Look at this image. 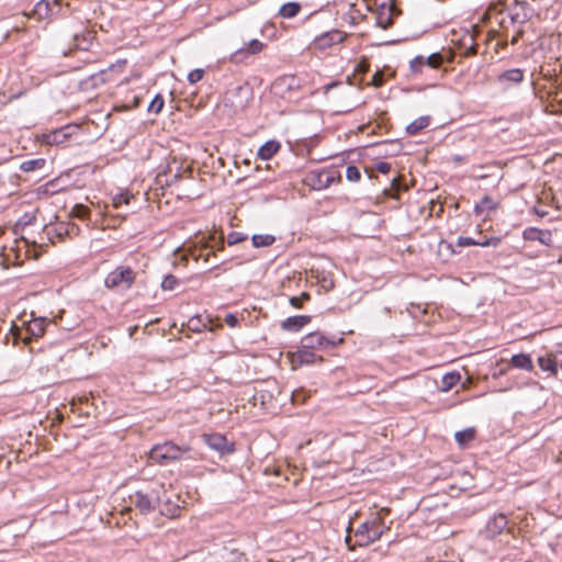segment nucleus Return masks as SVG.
Returning a JSON list of instances; mask_svg holds the SVG:
<instances>
[{"label":"nucleus","mask_w":562,"mask_h":562,"mask_svg":"<svg viewBox=\"0 0 562 562\" xmlns=\"http://www.w3.org/2000/svg\"><path fill=\"white\" fill-rule=\"evenodd\" d=\"M149 458L158 463L199 460L201 454L190 446H178L171 441L156 445L149 451Z\"/></svg>","instance_id":"nucleus-1"},{"label":"nucleus","mask_w":562,"mask_h":562,"mask_svg":"<svg viewBox=\"0 0 562 562\" xmlns=\"http://www.w3.org/2000/svg\"><path fill=\"white\" fill-rule=\"evenodd\" d=\"M165 493V485L155 481L150 482L146 487L136 491L130 496V501L140 514L148 515L159 507V504L164 501Z\"/></svg>","instance_id":"nucleus-2"},{"label":"nucleus","mask_w":562,"mask_h":562,"mask_svg":"<svg viewBox=\"0 0 562 562\" xmlns=\"http://www.w3.org/2000/svg\"><path fill=\"white\" fill-rule=\"evenodd\" d=\"M384 532L383 520L375 517L360 524L355 530L356 546L366 547L378 541Z\"/></svg>","instance_id":"nucleus-3"},{"label":"nucleus","mask_w":562,"mask_h":562,"mask_svg":"<svg viewBox=\"0 0 562 562\" xmlns=\"http://www.w3.org/2000/svg\"><path fill=\"white\" fill-rule=\"evenodd\" d=\"M136 273L127 266H117L104 279L105 288L110 290H128L135 282Z\"/></svg>","instance_id":"nucleus-4"},{"label":"nucleus","mask_w":562,"mask_h":562,"mask_svg":"<svg viewBox=\"0 0 562 562\" xmlns=\"http://www.w3.org/2000/svg\"><path fill=\"white\" fill-rule=\"evenodd\" d=\"M336 178L333 170H312L305 175L304 183L313 190H324L335 182Z\"/></svg>","instance_id":"nucleus-5"},{"label":"nucleus","mask_w":562,"mask_h":562,"mask_svg":"<svg viewBox=\"0 0 562 562\" xmlns=\"http://www.w3.org/2000/svg\"><path fill=\"white\" fill-rule=\"evenodd\" d=\"M344 341L342 338H339L337 341L334 339L327 338L321 331H314L305 335L301 340V346L303 348H307L311 350H321L335 347L338 344Z\"/></svg>","instance_id":"nucleus-6"},{"label":"nucleus","mask_w":562,"mask_h":562,"mask_svg":"<svg viewBox=\"0 0 562 562\" xmlns=\"http://www.w3.org/2000/svg\"><path fill=\"white\" fill-rule=\"evenodd\" d=\"M202 439L209 448L217 451L221 456L231 454L235 451L234 442H229L222 434H203Z\"/></svg>","instance_id":"nucleus-7"},{"label":"nucleus","mask_w":562,"mask_h":562,"mask_svg":"<svg viewBox=\"0 0 562 562\" xmlns=\"http://www.w3.org/2000/svg\"><path fill=\"white\" fill-rule=\"evenodd\" d=\"M508 519L504 514L494 515L481 531V536L485 539H494L507 528Z\"/></svg>","instance_id":"nucleus-8"},{"label":"nucleus","mask_w":562,"mask_h":562,"mask_svg":"<svg viewBox=\"0 0 562 562\" xmlns=\"http://www.w3.org/2000/svg\"><path fill=\"white\" fill-rule=\"evenodd\" d=\"M78 132L77 125H65L44 135V142L48 145H61L69 140Z\"/></svg>","instance_id":"nucleus-9"},{"label":"nucleus","mask_w":562,"mask_h":562,"mask_svg":"<svg viewBox=\"0 0 562 562\" xmlns=\"http://www.w3.org/2000/svg\"><path fill=\"white\" fill-rule=\"evenodd\" d=\"M347 37V34L339 31V30H331L329 32H326L319 36H317L314 42V48L319 50H325L333 45L339 44L344 42V40Z\"/></svg>","instance_id":"nucleus-10"},{"label":"nucleus","mask_w":562,"mask_h":562,"mask_svg":"<svg viewBox=\"0 0 562 562\" xmlns=\"http://www.w3.org/2000/svg\"><path fill=\"white\" fill-rule=\"evenodd\" d=\"M524 71L519 68H513L503 71L497 77V82L504 88L509 89L514 86H517L524 80Z\"/></svg>","instance_id":"nucleus-11"},{"label":"nucleus","mask_w":562,"mask_h":562,"mask_svg":"<svg viewBox=\"0 0 562 562\" xmlns=\"http://www.w3.org/2000/svg\"><path fill=\"white\" fill-rule=\"evenodd\" d=\"M531 15V9L526 1L515 0L509 18L512 23H526Z\"/></svg>","instance_id":"nucleus-12"},{"label":"nucleus","mask_w":562,"mask_h":562,"mask_svg":"<svg viewBox=\"0 0 562 562\" xmlns=\"http://www.w3.org/2000/svg\"><path fill=\"white\" fill-rule=\"evenodd\" d=\"M324 359L322 356H317L313 350L303 348L302 346L300 349L293 353L292 361L293 363L297 364H313L315 362H322Z\"/></svg>","instance_id":"nucleus-13"},{"label":"nucleus","mask_w":562,"mask_h":562,"mask_svg":"<svg viewBox=\"0 0 562 562\" xmlns=\"http://www.w3.org/2000/svg\"><path fill=\"white\" fill-rule=\"evenodd\" d=\"M395 8L393 5H382L376 13V25L383 30H387L393 25V18L395 15Z\"/></svg>","instance_id":"nucleus-14"},{"label":"nucleus","mask_w":562,"mask_h":562,"mask_svg":"<svg viewBox=\"0 0 562 562\" xmlns=\"http://www.w3.org/2000/svg\"><path fill=\"white\" fill-rule=\"evenodd\" d=\"M537 362L542 371L548 372L550 375L553 376L558 374L559 359L557 356L552 353H547L544 356H540Z\"/></svg>","instance_id":"nucleus-15"},{"label":"nucleus","mask_w":562,"mask_h":562,"mask_svg":"<svg viewBox=\"0 0 562 562\" xmlns=\"http://www.w3.org/2000/svg\"><path fill=\"white\" fill-rule=\"evenodd\" d=\"M311 319V316L307 315L290 316L282 322L281 327L288 331H299L302 327L307 325Z\"/></svg>","instance_id":"nucleus-16"},{"label":"nucleus","mask_w":562,"mask_h":562,"mask_svg":"<svg viewBox=\"0 0 562 562\" xmlns=\"http://www.w3.org/2000/svg\"><path fill=\"white\" fill-rule=\"evenodd\" d=\"M522 236L526 240H539L541 244L548 245L551 240V234L548 231H541L536 227H528L524 231Z\"/></svg>","instance_id":"nucleus-17"},{"label":"nucleus","mask_w":562,"mask_h":562,"mask_svg":"<svg viewBox=\"0 0 562 562\" xmlns=\"http://www.w3.org/2000/svg\"><path fill=\"white\" fill-rule=\"evenodd\" d=\"M461 54L465 57L474 56L476 54V43L474 35L470 32L463 34L460 40Z\"/></svg>","instance_id":"nucleus-18"},{"label":"nucleus","mask_w":562,"mask_h":562,"mask_svg":"<svg viewBox=\"0 0 562 562\" xmlns=\"http://www.w3.org/2000/svg\"><path fill=\"white\" fill-rule=\"evenodd\" d=\"M280 149V144L277 140H268L263 145L260 146L258 149V157L261 160H269L272 158L273 155L278 153Z\"/></svg>","instance_id":"nucleus-19"},{"label":"nucleus","mask_w":562,"mask_h":562,"mask_svg":"<svg viewBox=\"0 0 562 562\" xmlns=\"http://www.w3.org/2000/svg\"><path fill=\"white\" fill-rule=\"evenodd\" d=\"M94 35L91 31H85L81 34L74 35V46L80 50H88L92 44Z\"/></svg>","instance_id":"nucleus-20"},{"label":"nucleus","mask_w":562,"mask_h":562,"mask_svg":"<svg viewBox=\"0 0 562 562\" xmlns=\"http://www.w3.org/2000/svg\"><path fill=\"white\" fill-rule=\"evenodd\" d=\"M510 364L517 369H522L526 371L533 370V363L529 355L527 353H518L514 355L510 359Z\"/></svg>","instance_id":"nucleus-21"},{"label":"nucleus","mask_w":562,"mask_h":562,"mask_svg":"<svg viewBox=\"0 0 562 562\" xmlns=\"http://www.w3.org/2000/svg\"><path fill=\"white\" fill-rule=\"evenodd\" d=\"M210 323L211 319H203L200 315H194L191 318H189L187 323V328L192 333H202L206 328H209Z\"/></svg>","instance_id":"nucleus-22"},{"label":"nucleus","mask_w":562,"mask_h":562,"mask_svg":"<svg viewBox=\"0 0 562 562\" xmlns=\"http://www.w3.org/2000/svg\"><path fill=\"white\" fill-rule=\"evenodd\" d=\"M34 14L40 20L48 19V18L53 16L54 11H53L50 1L40 0L34 8Z\"/></svg>","instance_id":"nucleus-23"},{"label":"nucleus","mask_w":562,"mask_h":562,"mask_svg":"<svg viewBox=\"0 0 562 562\" xmlns=\"http://www.w3.org/2000/svg\"><path fill=\"white\" fill-rule=\"evenodd\" d=\"M263 48V44L258 40H251L246 48L238 49L234 55L233 58L238 59V57H244L248 54H257L260 53Z\"/></svg>","instance_id":"nucleus-24"},{"label":"nucleus","mask_w":562,"mask_h":562,"mask_svg":"<svg viewBox=\"0 0 562 562\" xmlns=\"http://www.w3.org/2000/svg\"><path fill=\"white\" fill-rule=\"evenodd\" d=\"M461 380V374L459 372L452 371L449 373H446L441 379V385L440 391L448 392L450 391L454 385H457Z\"/></svg>","instance_id":"nucleus-25"},{"label":"nucleus","mask_w":562,"mask_h":562,"mask_svg":"<svg viewBox=\"0 0 562 562\" xmlns=\"http://www.w3.org/2000/svg\"><path fill=\"white\" fill-rule=\"evenodd\" d=\"M430 123L429 116H419L406 126V132L409 135H416L422 130L426 128Z\"/></svg>","instance_id":"nucleus-26"},{"label":"nucleus","mask_w":562,"mask_h":562,"mask_svg":"<svg viewBox=\"0 0 562 562\" xmlns=\"http://www.w3.org/2000/svg\"><path fill=\"white\" fill-rule=\"evenodd\" d=\"M27 334L31 337H41L45 333V319L36 318L29 323L26 328Z\"/></svg>","instance_id":"nucleus-27"},{"label":"nucleus","mask_w":562,"mask_h":562,"mask_svg":"<svg viewBox=\"0 0 562 562\" xmlns=\"http://www.w3.org/2000/svg\"><path fill=\"white\" fill-rule=\"evenodd\" d=\"M300 11H301L300 3H297V2H288V3L283 4L280 8L279 14L283 19H291V18L296 16Z\"/></svg>","instance_id":"nucleus-28"},{"label":"nucleus","mask_w":562,"mask_h":562,"mask_svg":"<svg viewBox=\"0 0 562 562\" xmlns=\"http://www.w3.org/2000/svg\"><path fill=\"white\" fill-rule=\"evenodd\" d=\"M254 247H268L276 241V237L270 234H256L251 238Z\"/></svg>","instance_id":"nucleus-29"},{"label":"nucleus","mask_w":562,"mask_h":562,"mask_svg":"<svg viewBox=\"0 0 562 562\" xmlns=\"http://www.w3.org/2000/svg\"><path fill=\"white\" fill-rule=\"evenodd\" d=\"M475 437V430L474 428H467L464 430L458 431L454 435L456 441L460 446H464L468 442L472 441Z\"/></svg>","instance_id":"nucleus-30"},{"label":"nucleus","mask_w":562,"mask_h":562,"mask_svg":"<svg viewBox=\"0 0 562 562\" xmlns=\"http://www.w3.org/2000/svg\"><path fill=\"white\" fill-rule=\"evenodd\" d=\"M45 162V159L42 158L25 160L20 165V169L24 172H31L37 169H42Z\"/></svg>","instance_id":"nucleus-31"},{"label":"nucleus","mask_w":562,"mask_h":562,"mask_svg":"<svg viewBox=\"0 0 562 562\" xmlns=\"http://www.w3.org/2000/svg\"><path fill=\"white\" fill-rule=\"evenodd\" d=\"M496 209V203L493 201L492 198L490 196H484L480 203H477L475 205V212L477 214L480 213H483V212H490V211H494Z\"/></svg>","instance_id":"nucleus-32"},{"label":"nucleus","mask_w":562,"mask_h":562,"mask_svg":"<svg viewBox=\"0 0 562 562\" xmlns=\"http://www.w3.org/2000/svg\"><path fill=\"white\" fill-rule=\"evenodd\" d=\"M68 227L69 225H66V223H58L54 228H49L47 234L50 235L52 232H55L56 236L61 240L65 236H69Z\"/></svg>","instance_id":"nucleus-33"},{"label":"nucleus","mask_w":562,"mask_h":562,"mask_svg":"<svg viewBox=\"0 0 562 562\" xmlns=\"http://www.w3.org/2000/svg\"><path fill=\"white\" fill-rule=\"evenodd\" d=\"M164 98L160 94H157L150 102L148 106V111L153 113H159L164 108Z\"/></svg>","instance_id":"nucleus-34"},{"label":"nucleus","mask_w":562,"mask_h":562,"mask_svg":"<svg viewBox=\"0 0 562 562\" xmlns=\"http://www.w3.org/2000/svg\"><path fill=\"white\" fill-rule=\"evenodd\" d=\"M89 214V209L82 204H76L71 212H70V215L74 216V217H77V218H86Z\"/></svg>","instance_id":"nucleus-35"},{"label":"nucleus","mask_w":562,"mask_h":562,"mask_svg":"<svg viewBox=\"0 0 562 562\" xmlns=\"http://www.w3.org/2000/svg\"><path fill=\"white\" fill-rule=\"evenodd\" d=\"M177 284L178 279L172 274H167L161 282V288L165 291H171L176 288Z\"/></svg>","instance_id":"nucleus-36"},{"label":"nucleus","mask_w":562,"mask_h":562,"mask_svg":"<svg viewBox=\"0 0 562 562\" xmlns=\"http://www.w3.org/2000/svg\"><path fill=\"white\" fill-rule=\"evenodd\" d=\"M443 61V58L441 56V54L439 53H434L431 55H429L428 57H426V65L431 67V68H438Z\"/></svg>","instance_id":"nucleus-37"},{"label":"nucleus","mask_w":562,"mask_h":562,"mask_svg":"<svg viewBox=\"0 0 562 562\" xmlns=\"http://www.w3.org/2000/svg\"><path fill=\"white\" fill-rule=\"evenodd\" d=\"M247 239V236L243 233H239V232H232L227 235V244L229 246H233V245H236V244H239L244 240Z\"/></svg>","instance_id":"nucleus-38"},{"label":"nucleus","mask_w":562,"mask_h":562,"mask_svg":"<svg viewBox=\"0 0 562 562\" xmlns=\"http://www.w3.org/2000/svg\"><path fill=\"white\" fill-rule=\"evenodd\" d=\"M311 299V295L307 292H303L300 296H292L290 297V304L295 307L300 308L302 304Z\"/></svg>","instance_id":"nucleus-39"},{"label":"nucleus","mask_w":562,"mask_h":562,"mask_svg":"<svg viewBox=\"0 0 562 562\" xmlns=\"http://www.w3.org/2000/svg\"><path fill=\"white\" fill-rule=\"evenodd\" d=\"M346 178L351 182L359 181L361 178L359 169L352 165L348 166L346 170Z\"/></svg>","instance_id":"nucleus-40"},{"label":"nucleus","mask_w":562,"mask_h":562,"mask_svg":"<svg viewBox=\"0 0 562 562\" xmlns=\"http://www.w3.org/2000/svg\"><path fill=\"white\" fill-rule=\"evenodd\" d=\"M426 65V57L425 56H416L414 59L411 60V69L414 72L420 71V69Z\"/></svg>","instance_id":"nucleus-41"},{"label":"nucleus","mask_w":562,"mask_h":562,"mask_svg":"<svg viewBox=\"0 0 562 562\" xmlns=\"http://www.w3.org/2000/svg\"><path fill=\"white\" fill-rule=\"evenodd\" d=\"M204 76V70L196 68L189 72L188 75V81L190 83H196L199 82Z\"/></svg>","instance_id":"nucleus-42"},{"label":"nucleus","mask_w":562,"mask_h":562,"mask_svg":"<svg viewBox=\"0 0 562 562\" xmlns=\"http://www.w3.org/2000/svg\"><path fill=\"white\" fill-rule=\"evenodd\" d=\"M308 394L303 389L295 390L292 393V402L293 403H304L307 398Z\"/></svg>","instance_id":"nucleus-43"},{"label":"nucleus","mask_w":562,"mask_h":562,"mask_svg":"<svg viewBox=\"0 0 562 562\" xmlns=\"http://www.w3.org/2000/svg\"><path fill=\"white\" fill-rule=\"evenodd\" d=\"M551 200H552V204L554 205V207L557 210H561L562 209V190L553 193L551 196Z\"/></svg>","instance_id":"nucleus-44"},{"label":"nucleus","mask_w":562,"mask_h":562,"mask_svg":"<svg viewBox=\"0 0 562 562\" xmlns=\"http://www.w3.org/2000/svg\"><path fill=\"white\" fill-rule=\"evenodd\" d=\"M11 331H12L13 337H14L15 340L21 339L24 342V345L30 344L31 338L30 337H22L21 330L18 327L13 326L11 328Z\"/></svg>","instance_id":"nucleus-45"},{"label":"nucleus","mask_w":562,"mask_h":562,"mask_svg":"<svg viewBox=\"0 0 562 562\" xmlns=\"http://www.w3.org/2000/svg\"><path fill=\"white\" fill-rule=\"evenodd\" d=\"M457 245L461 247L476 245V241L471 237H462L460 236L457 240Z\"/></svg>","instance_id":"nucleus-46"},{"label":"nucleus","mask_w":562,"mask_h":562,"mask_svg":"<svg viewBox=\"0 0 562 562\" xmlns=\"http://www.w3.org/2000/svg\"><path fill=\"white\" fill-rule=\"evenodd\" d=\"M383 74L380 72V71H376L373 77H372V80L370 82V85L374 86V87H381L383 85Z\"/></svg>","instance_id":"nucleus-47"},{"label":"nucleus","mask_w":562,"mask_h":562,"mask_svg":"<svg viewBox=\"0 0 562 562\" xmlns=\"http://www.w3.org/2000/svg\"><path fill=\"white\" fill-rule=\"evenodd\" d=\"M375 169L376 171H379L380 173H387L391 169V165L389 162H385V161H379L376 165H375Z\"/></svg>","instance_id":"nucleus-48"},{"label":"nucleus","mask_w":562,"mask_h":562,"mask_svg":"<svg viewBox=\"0 0 562 562\" xmlns=\"http://www.w3.org/2000/svg\"><path fill=\"white\" fill-rule=\"evenodd\" d=\"M501 239L499 238H490V239H485L484 241H476V245H480L482 247H488V246H494L496 247L498 244H499Z\"/></svg>","instance_id":"nucleus-49"},{"label":"nucleus","mask_w":562,"mask_h":562,"mask_svg":"<svg viewBox=\"0 0 562 562\" xmlns=\"http://www.w3.org/2000/svg\"><path fill=\"white\" fill-rule=\"evenodd\" d=\"M225 323L229 326V327H235L238 325V317L234 314H227L225 316Z\"/></svg>","instance_id":"nucleus-50"},{"label":"nucleus","mask_w":562,"mask_h":562,"mask_svg":"<svg viewBox=\"0 0 562 562\" xmlns=\"http://www.w3.org/2000/svg\"><path fill=\"white\" fill-rule=\"evenodd\" d=\"M130 202V196L125 194H119L114 198V205L120 206L121 204H127Z\"/></svg>","instance_id":"nucleus-51"},{"label":"nucleus","mask_w":562,"mask_h":562,"mask_svg":"<svg viewBox=\"0 0 562 562\" xmlns=\"http://www.w3.org/2000/svg\"><path fill=\"white\" fill-rule=\"evenodd\" d=\"M368 70L369 64L366 60L358 63V65L356 66V71L359 74H366Z\"/></svg>","instance_id":"nucleus-52"},{"label":"nucleus","mask_w":562,"mask_h":562,"mask_svg":"<svg viewBox=\"0 0 562 562\" xmlns=\"http://www.w3.org/2000/svg\"><path fill=\"white\" fill-rule=\"evenodd\" d=\"M492 12H498L502 13L503 9L497 10V5L490 7V9L483 14V21H486L490 19Z\"/></svg>","instance_id":"nucleus-53"},{"label":"nucleus","mask_w":562,"mask_h":562,"mask_svg":"<svg viewBox=\"0 0 562 562\" xmlns=\"http://www.w3.org/2000/svg\"><path fill=\"white\" fill-rule=\"evenodd\" d=\"M66 225H69V227H68L69 236L79 234L80 229H79L78 225H76L75 223H70V222H67Z\"/></svg>","instance_id":"nucleus-54"},{"label":"nucleus","mask_w":562,"mask_h":562,"mask_svg":"<svg viewBox=\"0 0 562 562\" xmlns=\"http://www.w3.org/2000/svg\"><path fill=\"white\" fill-rule=\"evenodd\" d=\"M522 34H524V31L518 30L516 35L510 40V44L515 45L519 41V38L522 36Z\"/></svg>","instance_id":"nucleus-55"},{"label":"nucleus","mask_w":562,"mask_h":562,"mask_svg":"<svg viewBox=\"0 0 562 562\" xmlns=\"http://www.w3.org/2000/svg\"><path fill=\"white\" fill-rule=\"evenodd\" d=\"M190 256L196 261L199 259V257L202 256V252H196V249L194 250H190Z\"/></svg>","instance_id":"nucleus-56"},{"label":"nucleus","mask_w":562,"mask_h":562,"mask_svg":"<svg viewBox=\"0 0 562 562\" xmlns=\"http://www.w3.org/2000/svg\"><path fill=\"white\" fill-rule=\"evenodd\" d=\"M61 1H63V0H53V1L50 2V3H52V8H54V7H58V8H60V5L63 4V2H61ZM60 11H61V9H58V12H60Z\"/></svg>","instance_id":"nucleus-57"},{"label":"nucleus","mask_w":562,"mask_h":562,"mask_svg":"<svg viewBox=\"0 0 562 562\" xmlns=\"http://www.w3.org/2000/svg\"><path fill=\"white\" fill-rule=\"evenodd\" d=\"M236 90H237V91H239V92H241V91H244V90H248V89H247V88H244V87H241V86H239V87H237V88H236Z\"/></svg>","instance_id":"nucleus-58"},{"label":"nucleus","mask_w":562,"mask_h":562,"mask_svg":"<svg viewBox=\"0 0 562 562\" xmlns=\"http://www.w3.org/2000/svg\"><path fill=\"white\" fill-rule=\"evenodd\" d=\"M337 85H338L337 82H333V83L326 86V89L328 90V89H330V88H333L334 86H337Z\"/></svg>","instance_id":"nucleus-59"},{"label":"nucleus","mask_w":562,"mask_h":562,"mask_svg":"<svg viewBox=\"0 0 562 562\" xmlns=\"http://www.w3.org/2000/svg\"><path fill=\"white\" fill-rule=\"evenodd\" d=\"M499 45L504 48V47H506V46H507V42H506V41H504V42H502Z\"/></svg>","instance_id":"nucleus-60"},{"label":"nucleus","mask_w":562,"mask_h":562,"mask_svg":"<svg viewBox=\"0 0 562 562\" xmlns=\"http://www.w3.org/2000/svg\"><path fill=\"white\" fill-rule=\"evenodd\" d=\"M346 542L350 546V536L349 535L346 537Z\"/></svg>","instance_id":"nucleus-61"},{"label":"nucleus","mask_w":562,"mask_h":562,"mask_svg":"<svg viewBox=\"0 0 562 562\" xmlns=\"http://www.w3.org/2000/svg\"><path fill=\"white\" fill-rule=\"evenodd\" d=\"M499 24H501L502 27H505V21L504 20L501 21Z\"/></svg>","instance_id":"nucleus-62"},{"label":"nucleus","mask_w":562,"mask_h":562,"mask_svg":"<svg viewBox=\"0 0 562 562\" xmlns=\"http://www.w3.org/2000/svg\"><path fill=\"white\" fill-rule=\"evenodd\" d=\"M351 530V522L349 524V526L347 527V532H350Z\"/></svg>","instance_id":"nucleus-63"},{"label":"nucleus","mask_w":562,"mask_h":562,"mask_svg":"<svg viewBox=\"0 0 562 562\" xmlns=\"http://www.w3.org/2000/svg\"><path fill=\"white\" fill-rule=\"evenodd\" d=\"M179 178H180V175L177 172V173L175 175V179H179Z\"/></svg>","instance_id":"nucleus-64"}]
</instances>
